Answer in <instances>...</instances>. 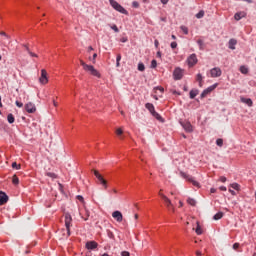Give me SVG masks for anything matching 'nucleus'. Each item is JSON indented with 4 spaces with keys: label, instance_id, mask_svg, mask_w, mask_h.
Masks as SVG:
<instances>
[{
    "label": "nucleus",
    "instance_id": "obj_33",
    "mask_svg": "<svg viewBox=\"0 0 256 256\" xmlns=\"http://www.w3.org/2000/svg\"><path fill=\"white\" fill-rule=\"evenodd\" d=\"M180 29L183 31L184 35H189V28L186 26H181Z\"/></svg>",
    "mask_w": 256,
    "mask_h": 256
},
{
    "label": "nucleus",
    "instance_id": "obj_11",
    "mask_svg": "<svg viewBox=\"0 0 256 256\" xmlns=\"http://www.w3.org/2000/svg\"><path fill=\"white\" fill-rule=\"evenodd\" d=\"M197 61L198 60L196 54H191L187 59L189 67H195V65H197Z\"/></svg>",
    "mask_w": 256,
    "mask_h": 256
},
{
    "label": "nucleus",
    "instance_id": "obj_41",
    "mask_svg": "<svg viewBox=\"0 0 256 256\" xmlns=\"http://www.w3.org/2000/svg\"><path fill=\"white\" fill-rule=\"evenodd\" d=\"M157 67V60L151 61V69H155Z\"/></svg>",
    "mask_w": 256,
    "mask_h": 256
},
{
    "label": "nucleus",
    "instance_id": "obj_63",
    "mask_svg": "<svg viewBox=\"0 0 256 256\" xmlns=\"http://www.w3.org/2000/svg\"><path fill=\"white\" fill-rule=\"evenodd\" d=\"M179 207H183V203L181 201L179 202Z\"/></svg>",
    "mask_w": 256,
    "mask_h": 256
},
{
    "label": "nucleus",
    "instance_id": "obj_43",
    "mask_svg": "<svg viewBox=\"0 0 256 256\" xmlns=\"http://www.w3.org/2000/svg\"><path fill=\"white\" fill-rule=\"evenodd\" d=\"M171 49H177V42H172L170 44Z\"/></svg>",
    "mask_w": 256,
    "mask_h": 256
},
{
    "label": "nucleus",
    "instance_id": "obj_19",
    "mask_svg": "<svg viewBox=\"0 0 256 256\" xmlns=\"http://www.w3.org/2000/svg\"><path fill=\"white\" fill-rule=\"evenodd\" d=\"M240 101L241 103H245L246 105H248V107H253V100H251L250 98L241 97Z\"/></svg>",
    "mask_w": 256,
    "mask_h": 256
},
{
    "label": "nucleus",
    "instance_id": "obj_44",
    "mask_svg": "<svg viewBox=\"0 0 256 256\" xmlns=\"http://www.w3.org/2000/svg\"><path fill=\"white\" fill-rule=\"evenodd\" d=\"M111 29H113V31H115V33H119V28L117 27V25H113L111 27Z\"/></svg>",
    "mask_w": 256,
    "mask_h": 256
},
{
    "label": "nucleus",
    "instance_id": "obj_17",
    "mask_svg": "<svg viewBox=\"0 0 256 256\" xmlns=\"http://www.w3.org/2000/svg\"><path fill=\"white\" fill-rule=\"evenodd\" d=\"M9 201V196L5 192H0V205H5Z\"/></svg>",
    "mask_w": 256,
    "mask_h": 256
},
{
    "label": "nucleus",
    "instance_id": "obj_27",
    "mask_svg": "<svg viewBox=\"0 0 256 256\" xmlns=\"http://www.w3.org/2000/svg\"><path fill=\"white\" fill-rule=\"evenodd\" d=\"M196 95H199V91L197 90L190 91V99H195Z\"/></svg>",
    "mask_w": 256,
    "mask_h": 256
},
{
    "label": "nucleus",
    "instance_id": "obj_5",
    "mask_svg": "<svg viewBox=\"0 0 256 256\" xmlns=\"http://www.w3.org/2000/svg\"><path fill=\"white\" fill-rule=\"evenodd\" d=\"M95 177L98 179L99 183L101 186L104 187V189H107L108 184H107V180H105V178H103V176L101 175V173H99V171L97 170H93Z\"/></svg>",
    "mask_w": 256,
    "mask_h": 256
},
{
    "label": "nucleus",
    "instance_id": "obj_37",
    "mask_svg": "<svg viewBox=\"0 0 256 256\" xmlns=\"http://www.w3.org/2000/svg\"><path fill=\"white\" fill-rule=\"evenodd\" d=\"M12 169H17V170L21 169V164H17V162H13Z\"/></svg>",
    "mask_w": 256,
    "mask_h": 256
},
{
    "label": "nucleus",
    "instance_id": "obj_4",
    "mask_svg": "<svg viewBox=\"0 0 256 256\" xmlns=\"http://www.w3.org/2000/svg\"><path fill=\"white\" fill-rule=\"evenodd\" d=\"M95 177L98 179L99 183L101 186L104 187V189H107L108 184H107V180H105V178H103V176L101 175V173H99V171L97 170H93Z\"/></svg>",
    "mask_w": 256,
    "mask_h": 256
},
{
    "label": "nucleus",
    "instance_id": "obj_52",
    "mask_svg": "<svg viewBox=\"0 0 256 256\" xmlns=\"http://www.w3.org/2000/svg\"><path fill=\"white\" fill-rule=\"evenodd\" d=\"M163 5H167L169 3V0H160Z\"/></svg>",
    "mask_w": 256,
    "mask_h": 256
},
{
    "label": "nucleus",
    "instance_id": "obj_60",
    "mask_svg": "<svg viewBox=\"0 0 256 256\" xmlns=\"http://www.w3.org/2000/svg\"><path fill=\"white\" fill-rule=\"evenodd\" d=\"M197 256H201V251H196Z\"/></svg>",
    "mask_w": 256,
    "mask_h": 256
},
{
    "label": "nucleus",
    "instance_id": "obj_32",
    "mask_svg": "<svg viewBox=\"0 0 256 256\" xmlns=\"http://www.w3.org/2000/svg\"><path fill=\"white\" fill-rule=\"evenodd\" d=\"M12 183H13L14 185H19V178L17 177V175H14V176L12 177Z\"/></svg>",
    "mask_w": 256,
    "mask_h": 256
},
{
    "label": "nucleus",
    "instance_id": "obj_29",
    "mask_svg": "<svg viewBox=\"0 0 256 256\" xmlns=\"http://www.w3.org/2000/svg\"><path fill=\"white\" fill-rule=\"evenodd\" d=\"M203 17H205V11L200 10V11L196 14V18H197V19H203Z\"/></svg>",
    "mask_w": 256,
    "mask_h": 256
},
{
    "label": "nucleus",
    "instance_id": "obj_38",
    "mask_svg": "<svg viewBox=\"0 0 256 256\" xmlns=\"http://www.w3.org/2000/svg\"><path fill=\"white\" fill-rule=\"evenodd\" d=\"M89 210H85V216H82V219H84V221H89Z\"/></svg>",
    "mask_w": 256,
    "mask_h": 256
},
{
    "label": "nucleus",
    "instance_id": "obj_45",
    "mask_svg": "<svg viewBox=\"0 0 256 256\" xmlns=\"http://www.w3.org/2000/svg\"><path fill=\"white\" fill-rule=\"evenodd\" d=\"M132 6H133L135 9H138V7H139V2L134 1V2L132 3Z\"/></svg>",
    "mask_w": 256,
    "mask_h": 256
},
{
    "label": "nucleus",
    "instance_id": "obj_51",
    "mask_svg": "<svg viewBox=\"0 0 256 256\" xmlns=\"http://www.w3.org/2000/svg\"><path fill=\"white\" fill-rule=\"evenodd\" d=\"M0 35H3V36L6 37L7 39H9V35H7V33H5V32H0Z\"/></svg>",
    "mask_w": 256,
    "mask_h": 256
},
{
    "label": "nucleus",
    "instance_id": "obj_21",
    "mask_svg": "<svg viewBox=\"0 0 256 256\" xmlns=\"http://www.w3.org/2000/svg\"><path fill=\"white\" fill-rule=\"evenodd\" d=\"M23 47H24V49H26V51H27L28 55H30V57H36V58L39 57L37 54L33 53L31 51V49H29V45L23 44Z\"/></svg>",
    "mask_w": 256,
    "mask_h": 256
},
{
    "label": "nucleus",
    "instance_id": "obj_39",
    "mask_svg": "<svg viewBox=\"0 0 256 256\" xmlns=\"http://www.w3.org/2000/svg\"><path fill=\"white\" fill-rule=\"evenodd\" d=\"M216 145H217L218 147H223V139L218 138V139L216 140Z\"/></svg>",
    "mask_w": 256,
    "mask_h": 256
},
{
    "label": "nucleus",
    "instance_id": "obj_3",
    "mask_svg": "<svg viewBox=\"0 0 256 256\" xmlns=\"http://www.w3.org/2000/svg\"><path fill=\"white\" fill-rule=\"evenodd\" d=\"M145 107H146V109H148V111L151 113V115L153 117H155V119H157L158 121H161V115H159V113H157V111H155V106L152 103H146Z\"/></svg>",
    "mask_w": 256,
    "mask_h": 256
},
{
    "label": "nucleus",
    "instance_id": "obj_49",
    "mask_svg": "<svg viewBox=\"0 0 256 256\" xmlns=\"http://www.w3.org/2000/svg\"><path fill=\"white\" fill-rule=\"evenodd\" d=\"M97 59V53H94L93 54V57H92V63H95V60Z\"/></svg>",
    "mask_w": 256,
    "mask_h": 256
},
{
    "label": "nucleus",
    "instance_id": "obj_10",
    "mask_svg": "<svg viewBox=\"0 0 256 256\" xmlns=\"http://www.w3.org/2000/svg\"><path fill=\"white\" fill-rule=\"evenodd\" d=\"M222 73L223 72L221 71V68L215 67L210 70V77L212 78L221 77Z\"/></svg>",
    "mask_w": 256,
    "mask_h": 256
},
{
    "label": "nucleus",
    "instance_id": "obj_48",
    "mask_svg": "<svg viewBox=\"0 0 256 256\" xmlns=\"http://www.w3.org/2000/svg\"><path fill=\"white\" fill-rule=\"evenodd\" d=\"M15 105H17V106L20 107V108L23 107V103H22V102H19V101H16V102H15Z\"/></svg>",
    "mask_w": 256,
    "mask_h": 256
},
{
    "label": "nucleus",
    "instance_id": "obj_6",
    "mask_svg": "<svg viewBox=\"0 0 256 256\" xmlns=\"http://www.w3.org/2000/svg\"><path fill=\"white\" fill-rule=\"evenodd\" d=\"M73 221V218L70 216V214L65 215V227L67 231V237L71 235V222Z\"/></svg>",
    "mask_w": 256,
    "mask_h": 256
},
{
    "label": "nucleus",
    "instance_id": "obj_50",
    "mask_svg": "<svg viewBox=\"0 0 256 256\" xmlns=\"http://www.w3.org/2000/svg\"><path fill=\"white\" fill-rule=\"evenodd\" d=\"M121 255H122V256H129L130 254H129L128 251H123V252L121 253Z\"/></svg>",
    "mask_w": 256,
    "mask_h": 256
},
{
    "label": "nucleus",
    "instance_id": "obj_23",
    "mask_svg": "<svg viewBox=\"0 0 256 256\" xmlns=\"http://www.w3.org/2000/svg\"><path fill=\"white\" fill-rule=\"evenodd\" d=\"M196 81L199 82V87H203V75L197 74Z\"/></svg>",
    "mask_w": 256,
    "mask_h": 256
},
{
    "label": "nucleus",
    "instance_id": "obj_7",
    "mask_svg": "<svg viewBox=\"0 0 256 256\" xmlns=\"http://www.w3.org/2000/svg\"><path fill=\"white\" fill-rule=\"evenodd\" d=\"M160 197H161V199H163V201L166 204V207L169 209V211H175V207L173 206L171 199H169L165 194H160Z\"/></svg>",
    "mask_w": 256,
    "mask_h": 256
},
{
    "label": "nucleus",
    "instance_id": "obj_13",
    "mask_svg": "<svg viewBox=\"0 0 256 256\" xmlns=\"http://www.w3.org/2000/svg\"><path fill=\"white\" fill-rule=\"evenodd\" d=\"M25 110L27 113H35V111H37V107L32 102H28L25 104Z\"/></svg>",
    "mask_w": 256,
    "mask_h": 256
},
{
    "label": "nucleus",
    "instance_id": "obj_53",
    "mask_svg": "<svg viewBox=\"0 0 256 256\" xmlns=\"http://www.w3.org/2000/svg\"><path fill=\"white\" fill-rule=\"evenodd\" d=\"M238 247H239V243L233 244V249L237 250Z\"/></svg>",
    "mask_w": 256,
    "mask_h": 256
},
{
    "label": "nucleus",
    "instance_id": "obj_15",
    "mask_svg": "<svg viewBox=\"0 0 256 256\" xmlns=\"http://www.w3.org/2000/svg\"><path fill=\"white\" fill-rule=\"evenodd\" d=\"M216 88H217V84H214V85L208 87L207 89H205V90L202 92L201 97H202V98L207 97V95H209V93H211L212 91H215Z\"/></svg>",
    "mask_w": 256,
    "mask_h": 256
},
{
    "label": "nucleus",
    "instance_id": "obj_20",
    "mask_svg": "<svg viewBox=\"0 0 256 256\" xmlns=\"http://www.w3.org/2000/svg\"><path fill=\"white\" fill-rule=\"evenodd\" d=\"M182 127L187 131V133H191V131H193V126L189 122L183 123Z\"/></svg>",
    "mask_w": 256,
    "mask_h": 256
},
{
    "label": "nucleus",
    "instance_id": "obj_62",
    "mask_svg": "<svg viewBox=\"0 0 256 256\" xmlns=\"http://www.w3.org/2000/svg\"><path fill=\"white\" fill-rule=\"evenodd\" d=\"M53 105L54 107H57V102L55 100H53Z\"/></svg>",
    "mask_w": 256,
    "mask_h": 256
},
{
    "label": "nucleus",
    "instance_id": "obj_28",
    "mask_svg": "<svg viewBox=\"0 0 256 256\" xmlns=\"http://www.w3.org/2000/svg\"><path fill=\"white\" fill-rule=\"evenodd\" d=\"M7 121L8 123H15V116H13V114H8Z\"/></svg>",
    "mask_w": 256,
    "mask_h": 256
},
{
    "label": "nucleus",
    "instance_id": "obj_1",
    "mask_svg": "<svg viewBox=\"0 0 256 256\" xmlns=\"http://www.w3.org/2000/svg\"><path fill=\"white\" fill-rule=\"evenodd\" d=\"M80 65H82L84 71H88L90 75H93L94 77H101V74H99V71H97L93 65H88L83 60H80Z\"/></svg>",
    "mask_w": 256,
    "mask_h": 256
},
{
    "label": "nucleus",
    "instance_id": "obj_30",
    "mask_svg": "<svg viewBox=\"0 0 256 256\" xmlns=\"http://www.w3.org/2000/svg\"><path fill=\"white\" fill-rule=\"evenodd\" d=\"M195 231H196L197 235L203 234V230L201 229V225H199V222H197V227H196Z\"/></svg>",
    "mask_w": 256,
    "mask_h": 256
},
{
    "label": "nucleus",
    "instance_id": "obj_26",
    "mask_svg": "<svg viewBox=\"0 0 256 256\" xmlns=\"http://www.w3.org/2000/svg\"><path fill=\"white\" fill-rule=\"evenodd\" d=\"M240 72H241L243 75H247V73H249V68H247L246 66H241V67H240Z\"/></svg>",
    "mask_w": 256,
    "mask_h": 256
},
{
    "label": "nucleus",
    "instance_id": "obj_59",
    "mask_svg": "<svg viewBox=\"0 0 256 256\" xmlns=\"http://www.w3.org/2000/svg\"><path fill=\"white\" fill-rule=\"evenodd\" d=\"M229 193H231V195H236L235 191L232 189H229Z\"/></svg>",
    "mask_w": 256,
    "mask_h": 256
},
{
    "label": "nucleus",
    "instance_id": "obj_36",
    "mask_svg": "<svg viewBox=\"0 0 256 256\" xmlns=\"http://www.w3.org/2000/svg\"><path fill=\"white\" fill-rule=\"evenodd\" d=\"M230 187H232V189H235V191H239L240 187L238 183H233L230 185Z\"/></svg>",
    "mask_w": 256,
    "mask_h": 256
},
{
    "label": "nucleus",
    "instance_id": "obj_16",
    "mask_svg": "<svg viewBox=\"0 0 256 256\" xmlns=\"http://www.w3.org/2000/svg\"><path fill=\"white\" fill-rule=\"evenodd\" d=\"M173 75H174V79L176 81H179L180 79H183V70H181L180 68H176L174 70Z\"/></svg>",
    "mask_w": 256,
    "mask_h": 256
},
{
    "label": "nucleus",
    "instance_id": "obj_55",
    "mask_svg": "<svg viewBox=\"0 0 256 256\" xmlns=\"http://www.w3.org/2000/svg\"><path fill=\"white\" fill-rule=\"evenodd\" d=\"M116 61H121V54H118V55H117Z\"/></svg>",
    "mask_w": 256,
    "mask_h": 256
},
{
    "label": "nucleus",
    "instance_id": "obj_58",
    "mask_svg": "<svg viewBox=\"0 0 256 256\" xmlns=\"http://www.w3.org/2000/svg\"><path fill=\"white\" fill-rule=\"evenodd\" d=\"M154 45H155V47H159V41H158V40H155V41H154Z\"/></svg>",
    "mask_w": 256,
    "mask_h": 256
},
{
    "label": "nucleus",
    "instance_id": "obj_34",
    "mask_svg": "<svg viewBox=\"0 0 256 256\" xmlns=\"http://www.w3.org/2000/svg\"><path fill=\"white\" fill-rule=\"evenodd\" d=\"M47 177H50L51 179H57V174L53 172L46 173Z\"/></svg>",
    "mask_w": 256,
    "mask_h": 256
},
{
    "label": "nucleus",
    "instance_id": "obj_31",
    "mask_svg": "<svg viewBox=\"0 0 256 256\" xmlns=\"http://www.w3.org/2000/svg\"><path fill=\"white\" fill-rule=\"evenodd\" d=\"M107 233V237H109V239H115V234H113V232L111 230H106Z\"/></svg>",
    "mask_w": 256,
    "mask_h": 256
},
{
    "label": "nucleus",
    "instance_id": "obj_12",
    "mask_svg": "<svg viewBox=\"0 0 256 256\" xmlns=\"http://www.w3.org/2000/svg\"><path fill=\"white\" fill-rule=\"evenodd\" d=\"M112 217L117 221V223H121L123 221V214L119 210L114 211L112 213Z\"/></svg>",
    "mask_w": 256,
    "mask_h": 256
},
{
    "label": "nucleus",
    "instance_id": "obj_42",
    "mask_svg": "<svg viewBox=\"0 0 256 256\" xmlns=\"http://www.w3.org/2000/svg\"><path fill=\"white\" fill-rule=\"evenodd\" d=\"M116 135H118V136L123 135V129L118 128V129L116 130Z\"/></svg>",
    "mask_w": 256,
    "mask_h": 256
},
{
    "label": "nucleus",
    "instance_id": "obj_2",
    "mask_svg": "<svg viewBox=\"0 0 256 256\" xmlns=\"http://www.w3.org/2000/svg\"><path fill=\"white\" fill-rule=\"evenodd\" d=\"M109 3L111 5V7H113V9H115V11H118L119 13H122L123 15H127V10H125V8H123V6H121V4H118L117 1L109 0Z\"/></svg>",
    "mask_w": 256,
    "mask_h": 256
},
{
    "label": "nucleus",
    "instance_id": "obj_25",
    "mask_svg": "<svg viewBox=\"0 0 256 256\" xmlns=\"http://www.w3.org/2000/svg\"><path fill=\"white\" fill-rule=\"evenodd\" d=\"M187 204L191 205L192 207H195V205H197V201H195V199H193V198H188Z\"/></svg>",
    "mask_w": 256,
    "mask_h": 256
},
{
    "label": "nucleus",
    "instance_id": "obj_24",
    "mask_svg": "<svg viewBox=\"0 0 256 256\" xmlns=\"http://www.w3.org/2000/svg\"><path fill=\"white\" fill-rule=\"evenodd\" d=\"M214 221H219V219H223V212H218L213 217Z\"/></svg>",
    "mask_w": 256,
    "mask_h": 256
},
{
    "label": "nucleus",
    "instance_id": "obj_61",
    "mask_svg": "<svg viewBox=\"0 0 256 256\" xmlns=\"http://www.w3.org/2000/svg\"><path fill=\"white\" fill-rule=\"evenodd\" d=\"M88 51H93V46H89Z\"/></svg>",
    "mask_w": 256,
    "mask_h": 256
},
{
    "label": "nucleus",
    "instance_id": "obj_18",
    "mask_svg": "<svg viewBox=\"0 0 256 256\" xmlns=\"http://www.w3.org/2000/svg\"><path fill=\"white\" fill-rule=\"evenodd\" d=\"M244 17H247V13L246 12H238L234 15V19L236 21H241V19H243Z\"/></svg>",
    "mask_w": 256,
    "mask_h": 256
},
{
    "label": "nucleus",
    "instance_id": "obj_9",
    "mask_svg": "<svg viewBox=\"0 0 256 256\" xmlns=\"http://www.w3.org/2000/svg\"><path fill=\"white\" fill-rule=\"evenodd\" d=\"M181 177H183L184 179H187V181H189L190 183H192L194 185V187H199V182L195 181L193 179V177L187 175L184 172H180Z\"/></svg>",
    "mask_w": 256,
    "mask_h": 256
},
{
    "label": "nucleus",
    "instance_id": "obj_57",
    "mask_svg": "<svg viewBox=\"0 0 256 256\" xmlns=\"http://www.w3.org/2000/svg\"><path fill=\"white\" fill-rule=\"evenodd\" d=\"M210 192H211V193H217V189L211 188V189H210Z\"/></svg>",
    "mask_w": 256,
    "mask_h": 256
},
{
    "label": "nucleus",
    "instance_id": "obj_14",
    "mask_svg": "<svg viewBox=\"0 0 256 256\" xmlns=\"http://www.w3.org/2000/svg\"><path fill=\"white\" fill-rule=\"evenodd\" d=\"M97 247H99V244L95 241H88L86 243V249H88V251H93L97 249Z\"/></svg>",
    "mask_w": 256,
    "mask_h": 256
},
{
    "label": "nucleus",
    "instance_id": "obj_46",
    "mask_svg": "<svg viewBox=\"0 0 256 256\" xmlns=\"http://www.w3.org/2000/svg\"><path fill=\"white\" fill-rule=\"evenodd\" d=\"M197 44L199 45L200 49L203 47V40L199 39L197 40Z\"/></svg>",
    "mask_w": 256,
    "mask_h": 256
},
{
    "label": "nucleus",
    "instance_id": "obj_56",
    "mask_svg": "<svg viewBox=\"0 0 256 256\" xmlns=\"http://www.w3.org/2000/svg\"><path fill=\"white\" fill-rule=\"evenodd\" d=\"M77 199H78V201H83V196L78 195V196H77Z\"/></svg>",
    "mask_w": 256,
    "mask_h": 256
},
{
    "label": "nucleus",
    "instance_id": "obj_47",
    "mask_svg": "<svg viewBox=\"0 0 256 256\" xmlns=\"http://www.w3.org/2000/svg\"><path fill=\"white\" fill-rule=\"evenodd\" d=\"M221 183H225L227 181V178L225 176L220 177Z\"/></svg>",
    "mask_w": 256,
    "mask_h": 256
},
{
    "label": "nucleus",
    "instance_id": "obj_8",
    "mask_svg": "<svg viewBox=\"0 0 256 256\" xmlns=\"http://www.w3.org/2000/svg\"><path fill=\"white\" fill-rule=\"evenodd\" d=\"M39 81L42 85H47V83H49V79L47 78V70H41V76L39 78Z\"/></svg>",
    "mask_w": 256,
    "mask_h": 256
},
{
    "label": "nucleus",
    "instance_id": "obj_54",
    "mask_svg": "<svg viewBox=\"0 0 256 256\" xmlns=\"http://www.w3.org/2000/svg\"><path fill=\"white\" fill-rule=\"evenodd\" d=\"M219 189H220V191H227V187H225V186H221Z\"/></svg>",
    "mask_w": 256,
    "mask_h": 256
},
{
    "label": "nucleus",
    "instance_id": "obj_40",
    "mask_svg": "<svg viewBox=\"0 0 256 256\" xmlns=\"http://www.w3.org/2000/svg\"><path fill=\"white\" fill-rule=\"evenodd\" d=\"M138 71H145V64H143V63H139L138 64Z\"/></svg>",
    "mask_w": 256,
    "mask_h": 256
},
{
    "label": "nucleus",
    "instance_id": "obj_35",
    "mask_svg": "<svg viewBox=\"0 0 256 256\" xmlns=\"http://www.w3.org/2000/svg\"><path fill=\"white\" fill-rule=\"evenodd\" d=\"M155 93H157V91H159L161 93V95H163V92L165 91V89L161 86H158L156 88H154Z\"/></svg>",
    "mask_w": 256,
    "mask_h": 256
},
{
    "label": "nucleus",
    "instance_id": "obj_22",
    "mask_svg": "<svg viewBox=\"0 0 256 256\" xmlns=\"http://www.w3.org/2000/svg\"><path fill=\"white\" fill-rule=\"evenodd\" d=\"M235 45H237V40L230 39L229 40V49L235 50Z\"/></svg>",
    "mask_w": 256,
    "mask_h": 256
},
{
    "label": "nucleus",
    "instance_id": "obj_64",
    "mask_svg": "<svg viewBox=\"0 0 256 256\" xmlns=\"http://www.w3.org/2000/svg\"><path fill=\"white\" fill-rule=\"evenodd\" d=\"M171 37H172V39H174V40L177 39V36H175V35H172Z\"/></svg>",
    "mask_w": 256,
    "mask_h": 256
}]
</instances>
